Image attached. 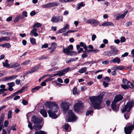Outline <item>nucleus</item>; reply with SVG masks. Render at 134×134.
Listing matches in <instances>:
<instances>
[{
    "instance_id": "43",
    "label": "nucleus",
    "mask_w": 134,
    "mask_h": 134,
    "mask_svg": "<svg viewBox=\"0 0 134 134\" xmlns=\"http://www.w3.org/2000/svg\"><path fill=\"white\" fill-rule=\"evenodd\" d=\"M99 50L97 49H92V53H98Z\"/></svg>"
},
{
    "instance_id": "18",
    "label": "nucleus",
    "mask_w": 134,
    "mask_h": 134,
    "mask_svg": "<svg viewBox=\"0 0 134 134\" xmlns=\"http://www.w3.org/2000/svg\"><path fill=\"white\" fill-rule=\"evenodd\" d=\"M123 98V97L121 94L117 95L115 96L113 101L117 103V102L122 100Z\"/></svg>"
},
{
    "instance_id": "59",
    "label": "nucleus",
    "mask_w": 134,
    "mask_h": 134,
    "mask_svg": "<svg viewBox=\"0 0 134 134\" xmlns=\"http://www.w3.org/2000/svg\"><path fill=\"white\" fill-rule=\"evenodd\" d=\"M122 81L124 85L127 84L129 82V81L127 80L126 79H123Z\"/></svg>"
},
{
    "instance_id": "10",
    "label": "nucleus",
    "mask_w": 134,
    "mask_h": 134,
    "mask_svg": "<svg viewBox=\"0 0 134 134\" xmlns=\"http://www.w3.org/2000/svg\"><path fill=\"white\" fill-rule=\"evenodd\" d=\"M10 68H13L17 67L16 69L17 70H19L21 68V66L20 65V64L17 63H10Z\"/></svg>"
},
{
    "instance_id": "14",
    "label": "nucleus",
    "mask_w": 134,
    "mask_h": 134,
    "mask_svg": "<svg viewBox=\"0 0 134 134\" xmlns=\"http://www.w3.org/2000/svg\"><path fill=\"white\" fill-rule=\"evenodd\" d=\"M110 62L111 63H117L119 64L120 63L121 60L118 57H116L110 60Z\"/></svg>"
},
{
    "instance_id": "19",
    "label": "nucleus",
    "mask_w": 134,
    "mask_h": 134,
    "mask_svg": "<svg viewBox=\"0 0 134 134\" xmlns=\"http://www.w3.org/2000/svg\"><path fill=\"white\" fill-rule=\"evenodd\" d=\"M110 48L111 49V51L114 53L115 55L118 54L119 51L115 46H111Z\"/></svg>"
},
{
    "instance_id": "25",
    "label": "nucleus",
    "mask_w": 134,
    "mask_h": 134,
    "mask_svg": "<svg viewBox=\"0 0 134 134\" xmlns=\"http://www.w3.org/2000/svg\"><path fill=\"white\" fill-rule=\"evenodd\" d=\"M85 5V4L82 2L78 3L77 4V10H79L81 7H83Z\"/></svg>"
},
{
    "instance_id": "50",
    "label": "nucleus",
    "mask_w": 134,
    "mask_h": 134,
    "mask_svg": "<svg viewBox=\"0 0 134 134\" xmlns=\"http://www.w3.org/2000/svg\"><path fill=\"white\" fill-rule=\"evenodd\" d=\"M27 87L25 86H23L22 88L19 90V91L20 92V93H22L25 90Z\"/></svg>"
},
{
    "instance_id": "2",
    "label": "nucleus",
    "mask_w": 134,
    "mask_h": 134,
    "mask_svg": "<svg viewBox=\"0 0 134 134\" xmlns=\"http://www.w3.org/2000/svg\"><path fill=\"white\" fill-rule=\"evenodd\" d=\"M133 106V104L131 102H128L124 107L122 110V113L126 111L124 114V117L126 119H128L130 116L129 112Z\"/></svg>"
},
{
    "instance_id": "5",
    "label": "nucleus",
    "mask_w": 134,
    "mask_h": 134,
    "mask_svg": "<svg viewBox=\"0 0 134 134\" xmlns=\"http://www.w3.org/2000/svg\"><path fill=\"white\" fill-rule=\"evenodd\" d=\"M59 4L57 2H49L45 5H42V7L44 8H51L54 6H57Z\"/></svg>"
},
{
    "instance_id": "12",
    "label": "nucleus",
    "mask_w": 134,
    "mask_h": 134,
    "mask_svg": "<svg viewBox=\"0 0 134 134\" xmlns=\"http://www.w3.org/2000/svg\"><path fill=\"white\" fill-rule=\"evenodd\" d=\"M48 113L49 116L52 119H55L57 117V115L55 114V112H53L51 109L48 111Z\"/></svg>"
},
{
    "instance_id": "9",
    "label": "nucleus",
    "mask_w": 134,
    "mask_h": 134,
    "mask_svg": "<svg viewBox=\"0 0 134 134\" xmlns=\"http://www.w3.org/2000/svg\"><path fill=\"white\" fill-rule=\"evenodd\" d=\"M116 103L113 101L111 104V107L113 110L115 111H117L119 110V105H116Z\"/></svg>"
},
{
    "instance_id": "17",
    "label": "nucleus",
    "mask_w": 134,
    "mask_h": 134,
    "mask_svg": "<svg viewBox=\"0 0 134 134\" xmlns=\"http://www.w3.org/2000/svg\"><path fill=\"white\" fill-rule=\"evenodd\" d=\"M37 29L35 28H33V29L30 33V35L31 36L34 35L35 37L37 36L38 35V33L37 32Z\"/></svg>"
},
{
    "instance_id": "24",
    "label": "nucleus",
    "mask_w": 134,
    "mask_h": 134,
    "mask_svg": "<svg viewBox=\"0 0 134 134\" xmlns=\"http://www.w3.org/2000/svg\"><path fill=\"white\" fill-rule=\"evenodd\" d=\"M63 52L68 55H71L70 53H71V51L69 50L68 49L66 48H64L63 49Z\"/></svg>"
},
{
    "instance_id": "61",
    "label": "nucleus",
    "mask_w": 134,
    "mask_h": 134,
    "mask_svg": "<svg viewBox=\"0 0 134 134\" xmlns=\"http://www.w3.org/2000/svg\"><path fill=\"white\" fill-rule=\"evenodd\" d=\"M7 84L9 86H12L13 87L15 85V83L14 82H12L10 83H7Z\"/></svg>"
},
{
    "instance_id": "53",
    "label": "nucleus",
    "mask_w": 134,
    "mask_h": 134,
    "mask_svg": "<svg viewBox=\"0 0 134 134\" xmlns=\"http://www.w3.org/2000/svg\"><path fill=\"white\" fill-rule=\"evenodd\" d=\"M22 103L24 105H26L28 104L26 100L24 99L23 100Z\"/></svg>"
},
{
    "instance_id": "47",
    "label": "nucleus",
    "mask_w": 134,
    "mask_h": 134,
    "mask_svg": "<svg viewBox=\"0 0 134 134\" xmlns=\"http://www.w3.org/2000/svg\"><path fill=\"white\" fill-rule=\"evenodd\" d=\"M109 63V62L108 60H105L102 62V64L104 65H107Z\"/></svg>"
},
{
    "instance_id": "21",
    "label": "nucleus",
    "mask_w": 134,
    "mask_h": 134,
    "mask_svg": "<svg viewBox=\"0 0 134 134\" xmlns=\"http://www.w3.org/2000/svg\"><path fill=\"white\" fill-rule=\"evenodd\" d=\"M4 114H2L0 118V131L2 130V128L3 125L1 124L3 123V122L4 120Z\"/></svg>"
},
{
    "instance_id": "4",
    "label": "nucleus",
    "mask_w": 134,
    "mask_h": 134,
    "mask_svg": "<svg viewBox=\"0 0 134 134\" xmlns=\"http://www.w3.org/2000/svg\"><path fill=\"white\" fill-rule=\"evenodd\" d=\"M77 103L75 104L74 106L75 111L78 112L80 111L81 109L83 107V104L81 101H77Z\"/></svg>"
},
{
    "instance_id": "15",
    "label": "nucleus",
    "mask_w": 134,
    "mask_h": 134,
    "mask_svg": "<svg viewBox=\"0 0 134 134\" xmlns=\"http://www.w3.org/2000/svg\"><path fill=\"white\" fill-rule=\"evenodd\" d=\"M52 110H54V112H57L58 110L59 109V106L57 104L56 102H52Z\"/></svg>"
},
{
    "instance_id": "46",
    "label": "nucleus",
    "mask_w": 134,
    "mask_h": 134,
    "mask_svg": "<svg viewBox=\"0 0 134 134\" xmlns=\"http://www.w3.org/2000/svg\"><path fill=\"white\" fill-rule=\"evenodd\" d=\"M121 86L125 90L128 89L129 88L127 84L125 85H122Z\"/></svg>"
},
{
    "instance_id": "38",
    "label": "nucleus",
    "mask_w": 134,
    "mask_h": 134,
    "mask_svg": "<svg viewBox=\"0 0 134 134\" xmlns=\"http://www.w3.org/2000/svg\"><path fill=\"white\" fill-rule=\"evenodd\" d=\"M11 47V45L9 43L3 44V47H5L7 48H9Z\"/></svg>"
},
{
    "instance_id": "58",
    "label": "nucleus",
    "mask_w": 134,
    "mask_h": 134,
    "mask_svg": "<svg viewBox=\"0 0 134 134\" xmlns=\"http://www.w3.org/2000/svg\"><path fill=\"white\" fill-rule=\"evenodd\" d=\"M67 48L69 50H72L73 49V46L72 45H70Z\"/></svg>"
},
{
    "instance_id": "8",
    "label": "nucleus",
    "mask_w": 134,
    "mask_h": 134,
    "mask_svg": "<svg viewBox=\"0 0 134 134\" xmlns=\"http://www.w3.org/2000/svg\"><path fill=\"white\" fill-rule=\"evenodd\" d=\"M43 120L42 118H38L35 116H33L31 119V121L34 124L38 123H41Z\"/></svg>"
},
{
    "instance_id": "57",
    "label": "nucleus",
    "mask_w": 134,
    "mask_h": 134,
    "mask_svg": "<svg viewBox=\"0 0 134 134\" xmlns=\"http://www.w3.org/2000/svg\"><path fill=\"white\" fill-rule=\"evenodd\" d=\"M87 54L83 53L82 54V58H86L88 56Z\"/></svg>"
},
{
    "instance_id": "28",
    "label": "nucleus",
    "mask_w": 134,
    "mask_h": 134,
    "mask_svg": "<svg viewBox=\"0 0 134 134\" xmlns=\"http://www.w3.org/2000/svg\"><path fill=\"white\" fill-rule=\"evenodd\" d=\"M57 19V17L55 16H53L52 18L51 21L53 23L58 22V20Z\"/></svg>"
},
{
    "instance_id": "56",
    "label": "nucleus",
    "mask_w": 134,
    "mask_h": 134,
    "mask_svg": "<svg viewBox=\"0 0 134 134\" xmlns=\"http://www.w3.org/2000/svg\"><path fill=\"white\" fill-rule=\"evenodd\" d=\"M69 127V125L68 124H65L64 126V128L65 129L67 130Z\"/></svg>"
},
{
    "instance_id": "33",
    "label": "nucleus",
    "mask_w": 134,
    "mask_h": 134,
    "mask_svg": "<svg viewBox=\"0 0 134 134\" xmlns=\"http://www.w3.org/2000/svg\"><path fill=\"white\" fill-rule=\"evenodd\" d=\"M12 111L11 110H9L8 111V119H10L12 118Z\"/></svg>"
},
{
    "instance_id": "49",
    "label": "nucleus",
    "mask_w": 134,
    "mask_h": 134,
    "mask_svg": "<svg viewBox=\"0 0 134 134\" xmlns=\"http://www.w3.org/2000/svg\"><path fill=\"white\" fill-rule=\"evenodd\" d=\"M120 41L121 43L124 42L126 41V39L124 36H122L121 37Z\"/></svg>"
},
{
    "instance_id": "54",
    "label": "nucleus",
    "mask_w": 134,
    "mask_h": 134,
    "mask_svg": "<svg viewBox=\"0 0 134 134\" xmlns=\"http://www.w3.org/2000/svg\"><path fill=\"white\" fill-rule=\"evenodd\" d=\"M3 41H8L9 40L10 38L8 37H3Z\"/></svg>"
},
{
    "instance_id": "3",
    "label": "nucleus",
    "mask_w": 134,
    "mask_h": 134,
    "mask_svg": "<svg viewBox=\"0 0 134 134\" xmlns=\"http://www.w3.org/2000/svg\"><path fill=\"white\" fill-rule=\"evenodd\" d=\"M77 119L76 116L74 114L72 110L68 111V116L66 117V121L67 122H72L75 121Z\"/></svg>"
},
{
    "instance_id": "52",
    "label": "nucleus",
    "mask_w": 134,
    "mask_h": 134,
    "mask_svg": "<svg viewBox=\"0 0 134 134\" xmlns=\"http://www.w3.org/2000/svg\"><path fill=\"white\" fill-rule=\"evenodd\" d=\"M28 127L29 128L30 130H32L33 129V128L32 126V123L31 122H29V124L28 125Z\"/></svg>"
},
{
    "instance_id": "6",
    "label": "nucleus",
    "mask_w": 134,
    "mask_h": 134,
    "mask_svg": "<svg viewBox=\"0 0 134 134\" xmlns=\"http://www.w3.org/2000/svg\"><path fill=\"white\" fill-rule=\"evenodd\" d=\"M70 67H67L62 70L58 71L57 73L58 75L59 76L64 75L70 70Z\"/></svg>"
},
{
    "instance_id": "22",
    "label": "nucleus",
    "mask_w": 134,
    "mask_h": 134,
    "mask_svg": "<svg viewBox=\"0 0 134 134\" xmlns=\"http://www.w3.org/2000/svg\"><path fill=\"white\" fill-rule=\"evenodd\" d=\"M39 68V66L38 65H36L35 66L33 67L29 71L30 73H32L34 72H36L38 69Z\"/></svg>"
},
{
    "instance_id": "55",
    "label": "nucleus",
    "mask_w": 134,
    "mask_h": 134,
    "mask_svg": "<svg viewBox=\"0 0 134 134\" xmlns=\"http://www.w3.org/2000/svg\"><path fill=\"white\" fill-rule=\"evenodd\" d=\"M77 89L76 88H74L73 90V93L74 95L76 94L77 92Z\"/></svg>"
},
{
    "instance_id": "40",
    "label": "nucleus",
    "mask_w": 134,
    "mask_h": 134,
    "mask_svg": "<svg viewBox=\"0 0 134 134\" xmlns=\"http://www.w3.org/2000/svg\"><path fill=\"white\" fill-rule=\"evenodd\" d=\"M51 46L52 49H55L57 47V44L55 42H53L51 44Z\"/></svg>"
},
{
    "instance_id": "36",
    "label": "nucleus",
    "mask_w": 134,
    "mask_h": 134,
    "mask_svg": "<svg viewBox=\"0 0 134 134\" xmlns=\"http://www.w3.org/2000/svg\"><path fill=\"white\" fill-rule=\"evenodd\" d=\"M46 102L45 103V105L48 108L50 107V105H52V102Z\"/></svg>"
},
{
    "instance_id": "64",
    "label": "nucleus",
    "mask_w": 134,
    "mask_h": 134,
    "mask_svg": "<svg viewBox=\"0 0 134 134\" xmlns=\"http://www.w3.org/2000/svg\"><path fill=\"white\" fill-rule=\"evenodd\" d=\"M48 47V44H45L44 45H42V48H46Z\"/></svg>"
},
{
    "instance_id": "31",
    "label": "nucleus",
    "mask_w": 134,
    "mask_h": 134,
    "mask_svg": "<svg viewBox=\"0 0 134 134\" xmlns=\"http://www.w3.org/2000/svg\"><path fill=\"white\" fill-rule=\"evenodd\" d=\"M35 134H47V133L44 131L40 130L36 131Z\"/></svg>"
},
{
    "instance_id": "51",
    "label": "nucleus",
    "mask_w": 134,
    "mask_h": 134,
    "mask_svg": "<svg viewBox=\"0 0 134 134\" xmlns=\"http://www.w3.org/2000/svg\"><path fill=\"white\" fill-rule=\"evenodd\" d=\"M18 76L17 75H14L11 76H10V80H13L14 79H15Z\"/></svg>"
},
{
    "instance_id": "27",
    "label": "nucleus",
    "mask_w": 134,
    "mask_h": 134,
    "mask_svg": "<svg viewBox=\"0 0 134 134\" xmlns=\"http://www.w3.org/2000/svg\"><path fill=\"white\" fill-rule=\"evenodd\" d=\"M87 69V67H84L80 69L79 70L78 72L81 74L83 73L86 71Z\"/></svg>"
},
{
    "instance_id": "32",
    "label": "nucleus",
    "mask_w": 134,
    "mask_h": 134,
    "mask_svg": "<svg viewBox=\"0 0 134 134\" xmlns=\"http://www.w3.org/2000/svg\"><path fill=\"white\" fill-rule=\"evenodd\" d=\"M41 26L42 24H41L38 23H37L34 25L33 27V28H35L34 27H38Z\"/></svg>"
},
{
    "instance_id": "44",
    "label": "nucleus",
    "mask_w": 134,
    "mask_h": 134,
    "mask_svg": "<svg viewBox=\"0 0 134 134\" xmlns=\"http://www.w3.org/2000/svg\"><path fill=\"white\" fill-rule=\"evenodd\" d=\"M94 19H90L86 21V23L88 24H92Z\"/></svg>"
},
{
    "instance_id": "48",
    "label": "nucleus",
    "mask_w": 134,
    "mask_h": 134,
    "mask_svg": "<svg viewBox=\"0 0 134 134\" xmlns=\"http://www.w3.org/2000/svg\"><path fill=\"white\" fill-rule=\"evenodd\" d=\"M93 111L92 110H88L87 111L86 114V116H88L89 114H91L92 113H93Z\"/></svg>"
},
{
    "instance_id": "23",
    "label": "nucleus",
    "mask_w": 134,
    "mask_h": 134,
    "mask_svg": "<svg viewBox=\"0 0 134 134\" xmlns=\"http://www.w3.org/2000/svg\"><path fill=\"white\" fill-rule=\"evenodd\" d=\"M40 113L44 117H46L47 116V114L46 110L44 109L40 110Z\"/></svg>"
},
{
    "instance_id": "30",
    "label": "nucleus",
    "mask_w": 134,
    "mask_h": 134,
    "mask_svg": "<svg viewBox=\"0 0 134 134\" xmlns=\"http://www.w3.org/2000/svg\"><path fill=\"white\" fill-rule=\"evenodd\" d=\"M80 46L83 47L85 50L87 49L88 48L86 46V44H84L82 42H81L80 43Z\"/></svg>"
},
{
    "instance_id": "41",
    "label": "nucleus",
    "mask_w": 134,
    "mask_h": 134,
    "mask_svg": "<svg viewBox=\"0 0 134 134\" xmlns=\"http://www.w3.org/2000/svg\"><path fill=\"white\" fill-rule=\"evenodd\" d=\"M3 66L4 67H5L6 68H10V65L8 63H5L4 62H3Z\"/></svg>"
},
{
    "instance_id": "60",
    "label": "nucleus",
    "mask_w": 134,
    "mask_h": 134,
    "mask_svg": "<svg viewBox=\"0 0 134 134\" xmlns=\"http://www.w3.org/2000/svg\"><path fill=\"white\" fill-rule=\"evenodd\" d=\"M103 85L104 87H108L109 85V84L108 83H106L104 81L103 82Z\"/></svg>"
},
{
    "instance_id": "16",
    "label": "nucleus",
    "mask_w": 134,
    "mask_h": 134,
    "mask_svg": "<svg viewBox=\"0 0 134 134\" xmlns=\"http://www.w3.org/2000/svg\"><path fill=\"white\" fill-rule=\"evenodd\" d=\"M114 24L112 22L108 21L104 22L102 23V25L100 24V26H114Z\"/></svg>"
},
{
    "instance_id": "45",
    "label": "nucleus",
    "mask_w": 134,
    "mask_h": 134,
    "mask_svg": "<svg viewBox=\"0 0 134 134\" xmlns=\"http://www.w3.org/2000/svg\"><path fill=\"white\" fill-rule=\"evenodd\" d=\"M49 58V57L48 56H42L41 57H40L38 60H41L43 59H48Z\"/></svg>"
},
{
    "instance_id": "13",
    "label": "nucleus",
    "mask_w": 134,
    "mask_h": 134,
    "mask_svg": "<svg viewBox=\"0 0 134 134\" xmlns=\"http://www.w3.org/2000/svg\"><path fill=\"white\" fill-rule=\"evenodd\" d=\"M69 25L68 24H67L65 27L62 28L61 29L59 30L58 31V32L57 31L56 32V33L57 34H58L65 32L67 30L69 29Z\"/></svg>"
},
{
    "instance_id": "1",
    "label": "nucleus",
    "mask_w": 134,
    "mask_h": 134,
    "mask_svg": "<svg viewBox=\"0 0 134 134\" xmlns=\"http://www.w3.org/2000/svg\"><path fill=\"white\" fill-rule=\"evenodd\" d=\"M89 99L94 109H99L101 108L100 105L103 100L101 96H92L90 97Z\"/></svg>"
},
{
    "instance_id": "62",
    "label": "nucleus",
    "mask_w": 134,
    "mask_h": 134,
    "mask_svg": "<svg viewBox=\"0 0 134 134\" xmlns=\"http://www.w3.org/2000/svg\"><path fill=\"white\" fill-rule=\"evenodd\" d=\"M20 93V92L19 91V90L18 91L16 92H15L12 95H11V96H15L16 95L18 94V93Z\"/></svg>"
},
{
    "instance_id": "34",
    "label": "nucleus",
    "mask_w": 134,
    "mask_h": 134,
    "mask_svg": "<svg viewBox=\"0 0 134 134\" xmlns=\"http://www.w3.org/2000/svg\"><path fill=\"white\" fill-rule=\"evenodd\" d=\"M31 43L33 45H34L36 43V40L33 38H32L30 39Z\"/></svg>"
},
{
    "instance_id": "26",
    "label": "nucleus",
    "mask_w": 134,
    "mask_h": 134,
    "mask_svg": "<svg viewBox=\"0 0 134 134\" xmlns=\"http://www.w3.org/2000/svg\"><path fill=\"white\" fill-rule=\"evenodd\" d=\"M127 85L128 88H134V81L132 82V83L129 81L127 84Z\"/></svg>"
},
{
    "instance_id": "35",
    "label": "nucleus",
    "mask_w": 134,
    "mask_h": 134,
    "mask_svg": "<svg viewBox=\"0 0 134 134\" xmlns=\"http://www.w3.org/2000/svg\"><path fill=\"white\" fill-rule=\"evenodd\" d=\"M30 60H29L27 61H26L23 63H21V65H27L30 63Z\"/></svg>"
},
{
    "instance_id": "39",
    "label": "nucleus",
    "mask_w": 134,
    "mask_h": 134,
    "mask_svg": "<svg viewBox=\"0 0 134 134\" xmlns=\"http://www.w3.org/2000/svg\"><path fill=\"white\" fill-rule=\"evenodd\" d=\"M128 13V11L126 10L124 14L121 15H119L120 18L122 19L123 18L125 17V15L127 14Z\"/></svg>"
},
{
    "instance_id": "37",
    "label": "nucleus",
    "mask_w": 134,
    "mask_h": 134,
    "mask_svg": "<svg viewBox=\"0 0 134 134\" xmlns=\"http://www.w3.org/2000/svg\"><path fill=\"white\" fill-rule=\"evenodd\" d=\"M99 23H100L99 21L94 19L93 24L94 26H97L99 24Z\"/></svg>"
},
{
    "instance_id": "42",
    "label": "nucleus",
    "mask_w": 134,
    "mask_h": 134,
    "mask_svg": "<svg viewBox=\"0 0 134 134\" xmlns=\"http://www.w3.org/2000/svg\"><path fill=\"white\" fill-rule=\"evenodd\" d=\"M57 17L58 22L63 21V17L62 16H59Z\"/></svg>"
},
{
    "instance_id": "63",
    "label": "nucleus",
    "mask_w": 134,
    "mask_h": 134,
    "mask_svg": "<svg viewBox=\"0 0 134 134\" xmlns=\"http://www.w3.org/2000/svg\"><path fill=\"white\" fill-rule=\"evenodd\" d=\"M118 69L120 70H122L124 69V66L121 65L120 66H118Z\"/></svg>"
},
{
    "instance_id": "11",
    "label": "nucleus",
    "mask_w": 134,
    "mask_h": 134,
    "mask_svg": "<svg viewBox=\"0 0 134 134\" xmlns=\"http://www.w3.org/2000/svg\"><path fill=\"white\" fill-rule=\"evenodd\" d=\"M134 127V125L129 126L124 129L125 132L126 134H130L131 133V131Z\"/></svg>"
},
{
    "instance_id": "29",
    "label": "nucleus",
    "mask_w": 134,
    "mask_h": 134,
    "mask_svg": "<svg viewBox=\"0 0 134 134\" xmlns=\"http://www.w3.org/2000/svg\"><path fill=\"white\" fill-rule=\"evenodd\" d=\"M106 53V54L108 56L115 55L111 51H108Z\"/></svg>"
},
{
    "instance_id": "20",
    "label": "nucleus",
    "mask_w": 134,
    "mask_h": 134,
    "mask_svg": "<svg viewBox=\"0 0 134 134\" xmlns=\"http://www.w3.org/2000/svg\"><path fill=\"white\" fill-rule=\"evenodd\" d=\"M41 123H38L35 124L33 126V128L35 130H38L41 129L42 127V126L40 124Z\"/></svg>"
},
{
    "instance_id": "7",
    "label": "nucleus",
    "mask_w": 134,
    "mask_h": 134,
    "mask_svg": "<svg viewBox=\"0 0 134 134\" xmlns=\"http://www.w3.org/2000/svg\"><path fill=\"white\" fill-rule=\"evenodd\" d=\"M60 105L64 111L67 110L69 108V103L66 101L62 102Z\"/></svg>"
}]
</instances>
